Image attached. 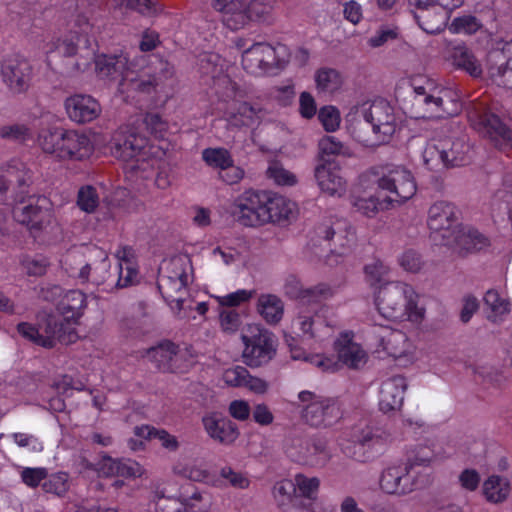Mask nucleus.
<instances>
[{
    "instance_id": "25",
    "label": "nucleus",
    "mask_w": 512,
    "mask_h": 512,
    "mask_svg": "<svg viewBox=\"0 0 512 512\" xmlns=\"http://www.w3.org/2000/svg\"><path fill=\"white\" fill-rule=\"evenodd\" d=\"M314 176L321 191L330 196L344 194L346 181L340 175L339 166L334 160H325L323 163L317 164Z\"/></svg>"
},
{
    "instance_id": "9",
    "label": "nucleus",
    "mask_w": 512,
    "mask_h": 512,
    "mask_svg": "<svg viewBox=\"0 0 512 512\" xmlns=\"http://www.w3.org/2000/svg\"><path fill=\"white\" fill-rule=\"evenodd\" d=\"M286 453L294 462L309 466H323L331 458L327 440L318 435H294L286 445Z\"/></svg>"
},
{
    "instance_id": "11",
    "label": "nucleus",
    "mask_w": 512,
    "mask_h": 512,
    "mask_svg": "<svg viewBox=\"0 0 512 512\" xmlns=\"http://www.w3.org/2000/svg\"><path fill=\"white\" fill-rule=\"evenodd\" d=\"M386 446V438L382 433L367 427L354 434L353 439L342 444L343 453L361 463L372 461L382 454Z\"/></svg>"
},
{
    "instance_id": "5",
    "label": "nucleus",
    "mask_w": 512,
    "mask_h": 512,
    "mask_svg": "<svg viewBox=\"0 0 512 512\" xmlns=\"http://www.w3.org/2000/svg\"><path fill=\"white\" fill-rule=\"evenodd\" d=\"M38 141L45 153L54 154L62 160L81 161L88 158L94 150L88 135L62 127L42 130Z\"/></svg>"
},
{
    "instance_id": "26",
    "label": "nucleus",
    "mask_w": 512,
    "mask_h": 512,
    "mask_svg": "<svg viewBox=\"0 0 512 512\" xmlns=\"http://www.w3.org/2000/svg\"><path fill=\"white\" fill-rule=\"evenodd\" d=\"M338 360L350 369H359L367 361V353L353 341L352 333H342L334 342Z\"/></svg>"
},
{
    "instance_id": "23",
    "label": "nucleus",
    "mask_w": 512,
    "mask_h": 512,
    "mask_svg": "<svg viewBox=\"0 0 512 512\" xmlns=\"http://www.w3.org/2000/svg\"><path fill=\"white\" fill-rule=\"evenodd\" d=\"M458 221V210L446 201L435 202L428 211V226L433 230V239L442 242L443 232L454 230Z\"/></svg>"
},
{
    "instance_id": "4",
    "label": "nucleus",
    "mask_w": 512,
    "mask_h": 512,
    "mask_svg": "<svg viewBox=\"0 0 512 512\" xmlns=\"http://www.w3.org/2000/svg\"><path fill=\"white\" fill-rule=\"evenodd\" d=\"M413 289L401 282H385L379 286L376 293L375 304L381 316L396 321L407 318L419 321L423 318L424 310L417 307L413 300Z\"/></svg>"
},
{
    "instance_id": "37",
    "label": "nucleus",
    "mask_w": 512,
    "mask_h": 512,
    "mask_svg": "<svg viewBox=\"0 0 512 512\" xmlns=\"http://www.w3.org/2000/svg\"><path fill=\"white\" fill-rule=\"evenodd\" d=\"M258 311L268 323L276 324L282 319L284 305L275 295H261L258 299Z\"/></svg>"
},
{
    "instance_id": "32",
    "label": "nucleus",
    "mask_w": 512,
    "mask_h": 512,
    "mask_svg": "<svg viewBox=\"0 0 512 512\" xmlns=\"http://www.w3.org/2000/svg\"><path fill=\"white\" fill-rule=\"evenodd\" d=\"M442 153L444 155V168L463 166L469 163L471 157L470 146L462 139H443Z\"/></svg>"
},
{
    "instance_id": "3",
    "label": "nucleus",
    "mask_w": 512,
    "mask_h": 512,
    "mask_svg": "<svg viewBox=\"0 0 512 512\" xmlns=\"http://www.w3.org/2000/svg\"><path fill=\"white\" fill-rule=\"evenodd\" d=\"M415 93L412 117L416 119H444L460 113L459 94L446 87H438L431 80L419 77L412 80Z\"/></svg>"
},
{
    "instance_id": "42",
    "label": "nucleus",
    "mask_w": 512,
    "mask_h": 512,
    "mask_svg": "<svg viewBox=\"0 0 512 512\" xmlns=\"http://www.w3.org/2000/svg\"><path fill=\"white\" fill-rule=\"evenodd\" d=\"M319 161L332 160V156L348 155V148L334 136H324L319 140Z\"/></svg>"
},
{
    "instance_id": "43",
    "label": "nucleus",
    "mask_w": 512,
    "mask_h": 512,
    "mask_svg": "<svg viewBox=\"0 0 512 512\" xmlns=\"http://www.w3.org/2000/svg\"><path fill=\"white\" fill-rule=\"evenodd\" d=\"M115 271L116 279L113 285L116 288H126L137 282L138 271L128 259L119 261Z\"/></svg>"
},
{
    "instance_id": "54",
    "label": "nucleus",
    "mask_w": 512,
    "mask_h": 512,
    "mask_svg": "<svg viewBox=\"0 0 512 512\" xmlns=\"http://www.w3.org/2000/svg\"><path fill=\"white\" fill-rule=\"evenodd\" d=\"M127 82L133 90L150 94L160 86L161 79L156 75H143L138 79L129 76Z\"/></svg>"
},
{
    "instance_id": "59",
    "label": "nucleus",
    "mask_w": 512,
    "mask_h": 512,
    "mask_svg": "<svg viewBox=\"0 0 512 512\" xmlns=\"http://www.w3.org/2000/svg\"><path fill=\"white\" fill-rule=\"evenodd\" d=\"M318 119L326 131H335L340 123L339 111L333 106H324L318 112Z\"/></svg>"
},
{
    "instance_id": "47",
    "label": "nucleus",
    "mask_w": 512,
    "mask_h": 512,
    "mask_svg": "<svg viewBox=\"0 0 512 512\" xmlns=\"http://www.w3.org/2000/svg\"><path fill=\"white\" fill-rule=\"evenodd\" d=\"M296 494V486L291 480H282L273 486V495L279 507L291 504Z\"/></svg>"
},
{
    "instance_id": "31",
    "label": "nucleus",
    "mask_w": 512,
    "mask_h": 512,
    "mask_svg": "<svg viewBox=\"0 0 512 512\" xmlns=\"http://www.w3.org/2000/svg\"><path fill=\"white\" fill-rule=\"evenodd\" d=\"M276 0H244V9L238 14V20L234 25H230L231 29H239L244 27L250 21H266L273 11Z\"/></svg>"
},
{
    "instance_id": "46",
    "label": "nucleus",
    "mask_w": 512,
    "mask_h": 512,
    "mask_svg": "<svg viewBox=\"0 0 512 512\" xmlns=\"http://www.w3.org/2000/svg\"><path fill=\"white\" fill-rule=\"evenodd\" d=\"M159 271V277H169L170 280H184V282H187L188 276L185 270V261L182 257H175L165 262Z\"/></svg>"
},
{
    "instance_id": "13",
    "label": "nucleus",
    "mask_w": 512,
    "mask_h": 512,
    "mask_svg": "<svg viewBox=\"0 0 512 512\" xmlns=\"http://www.w3.org/2000/svg\"><path fill=\"white\" fill-rule=\"evenodd\" d=\"M0 73L4 84L13 95L26 93L32 84L33 67L19 54L4 57Z\"/></svg>"
},
{
    "instance_id": "35",
    "label": "nucleus",
    "mask_w": 512,
    "mask_h": 512,
    "mask_svg": "<svg viewBox=\"0 0 512 512\" xmlns=\"http://www.w3.org/2000/svg\"><path fill=\"white\" fill-rule=\"evenodd\" d=\"M450 57L456 68L466 71L472 77L481 76V64L473 52L466 46L458 45L453 47Z\"/></svg>"
},
{
    "instance_id": "38",
    "label": "nucleus",
    "mask_w": 512,
    "mask_h": 512,
    "mask_svg": "<svg viewBox=\"0 0 512 512\" xmlns=\"http://www.w3.org/2000/svg\"><path fill=\"white\" fill-rule=\"evenodd\" d=\"M510 491L507 479L492 475L483 483V494L486 499L493 503L504 501Z\"/></svg>"
},
{
    "instance_id": "33",
    "label": "nucleus",
    "mask_w": 512,
    "mask_h": 512,
    "mask_svg": "<svg viewBox=\"0 0 512 512\" xmlns=\"http://www.w3.org/2000/svg\"><path fill=\"white\" fill-rule=\"evenodd\" d=\"M511 59L510 44L505 43L502 48H495L488 52L486 65L488 73L493 81L501 85V81L505 79Z\"/></svg>"
},
{
    "instance_id": "57",
    "label": "nucleus",
    "mask_w": 512,
    "mask_h": 512,
    "mask_svg": "<svg viewBox=\"0 0 512 512\" xmlns=\"http://www.w3.org/2000/svg\"><path fill=\"white\" fill-rule=\"evenodd\" d=\"M267 176L278 185H294L296 177L294 174L284 169L279 162H273L267 169Z\"/></svg>"
},
{
    "instance_id": "36",
    "label": "nucleus",
    "mask_w": 512,
    "mask_h": 512,
    "mask_svg": "<svg viewBox=\"0 0 512 512\" xmlns=\"http://www.w3.org/2000/svg\"><path fill=\"white\" fill-rule=\"evenodd\" d=\"M179 353V346L170 340H164L158 345L149 348L146 356L155 362L159 369L168 370L170 362Z\"/></svg>"
},
{
    "instance_id": "63",
    "label": "nucleus",
    "mask_w": 512,
    "mask_h": 512,
    "mask_svg": "<svg viewBox=\"0 0 512 512\" xmlns=\"http://www.w3.org/2000/svg\"><path fill=\"white\" fill-rule=\"evenodd\" d=\"M21 478L26 485L34 488L47 478V471L45 468H25L21 472Z\"/></svg>"
},
{
    "instance_id": "16",
    "label": "nucleus",
    "mask_w": 512,
    "mask_h": 512,
    "mask_svg": "<svg viewBox=\"0 0 512 512\" xmlns=\"http://www.w3.org/2000/svg\"><path fill=\"white\" fill-rule=\"evenodd\" d=\"M286 63L279 58L277 48L268 43H254L242 53V66L253 75H262L274 68L283 69Z\"/></svg>"
},
{
    "instance_id": "62",
    "label": "nucleus",
    "mask_w": 512,
    "mask_h": 512,
    "mask_svg": "<svg viewBox=\"0 0 512 512\" xmlns=\"http://www.w3.org/2000/svg\"><path fill=\"white\" fill-rule=\"evenodd\" d=\"M306 291L307 289L303 288L300 280L295 276L290 275L287 277L284 284V292L286 296L291 299L305 300L307 299Z\"/></svg>"
},
{
    "instance_id": "40",
    "label": "nucleus",
    "mask_w": 512,
    "mask_h": 512,
    "mask_svg": "<svg viewBox=\"0 0 512 512\" xmlns=\"http://www.w3.org/2000/svg\"><path fill=\"white\" fill-rule=\"evenodd\" d=\"M112 2L115 9L136 11L144 16H154L162 10L157 0H113Z\"/></svg>"
},
{
    "instance_id": "29",
    "label": "nucleus",
    "mask_w": 512,
    "mask_h": 512,
    "mask_svg": "<svg viewBox=\"0 0 512 512\" xmlns=\"http://www.w3.org/2000/svg\"><path fill=\"white\" fill-rule=\"evenodd\" d=\"M202 421L209 436L220 443L231 444L239 436L236 424L227 418L211 415Z\"/></svg>"
},
{
    "instance_id": "58",
    "label": "nucleus",
    "mask_w": 512,
    "mask_h": 512,
    "mask_svg": "<svg viewBox=\"0 0 512 512\" xmlns=\"http://www.w3.org/2000/svg\"><path fill=\"white\" fill-rule=\"evenodd\" d=\"M366 280L371 286L383 285L386 280L388 269L381 262H375L370 265H366L365 268Z\"/></svg>"
},
{
    "instance_id": "56",
    "label": "nucleus",
    "mask_w": 512,
    "mask_h": 512,
    "mask_svg": "<svg viewBox=\"0 0 512 512\" xmlns=\"http://www.w3.org/2000/svg\"><path fill=\"white\" fill-rule=\"evenodd\" d=\"M463 4V0H409L412 7H423L452 12Z\"/></svg>"
},
{
    "instance_id": "51",
    "label": "nucleus",
    "mask_w": 512,
    "mask_h": 512,
    "mask_svg": "<svg viewBox=\"0 0 512 512\" xmlns=\"http://www.w3.org/2000/svg\"><path fill=\"white\" fill-rule=\"evenodd\" d=\"M244 0H214L213 7L215 10L230 14V18L227 19L228 26L234 25L238 20V14L244 9Z\"/></svg>"
},
{
    "instance_id": "22",
    "label": "nucleus",
    "mask_w": 512,
    "mask_h": 512,
    "mask_svg": "<svg viewBox=\"0 0 512 512\" xmlns=\"http://www.w3.org/2000/svg\"><path fill=\"white\" fill-rule=\"evenodd\" d=\"M373 338L377 347L376 352H383L395 359L405 356L408 351L406 335L397 329L380 325L375 328Z\"/></svg>"
},
{
    "instance_id": "14",
    "label": "nucleus",
    "mask_w": 512,
    "mask_h": 512,
    "mask_svg": "<svg viewBox=\"0 0 512 512\" xmlns=\"http://www.w3.org/2000/svg\"><path fill=\"white\" fill-rule=\"evenodd\" d=\"M470 119L491 142L500 150L512 146V131L494 113L482 105L475 106L470 111Z\"/></svg>"
},
{
    "instance_id": "64",
    "label": "nucleus",
    "mask_w": 512,
    "mask_h": 512,
    "mask_svg": "<svg viewBox=\"0 0 512 512\" xmlns=\"http://www.w3.org/2000/svg\"><path fill=\"white\" fill-rule=\"evenodd\" d=\"M221 477L228 480L231 486L239 489H245L250 481L242 473L234 471L231 467H223L220 471Z\"/></svg>"
},
{
    "instance_id": "17",
    "label": "nucleus",
    "mask_w": 512,
    "mask_h": 512,
    "mask_svg": "<svg viewBox=\"0 0 512 512\" xmlns=\"http://www.w3.org/2000/svg\"><path fill=\"white\" fill-rule=\"evenodd\" d=\"M39 330L38 345L45 348H52L55 342L71 344L77 341L78 335L71 322L60 320L51 314H40L37 322Z\"/></svg>"
},
{
    "instance_id": "10",
    "label": "nucleus",
    "mask_w": 512,
    "mask_h": 512,
    "mask_svg": "<svg viewBox=\"0 0 512 512\" xmlns=\"http://www.w3.org/2000/svg\"><path fill=\"white\" fill-rule=\"evenodd\" d=\"M242 341L245 345L243 361L251 368L268 364L276 354L274 335L266 329L251 328L250 335H242Z\"/></svg>"
},
{
    "instance_id": "49",
    "label": "nucleus",
    "mask_w": 512,
    "mask_h": 512,
    "mask_svg": "<svg viewBox=\"0 0 512 512\" xmlns=\"http://www.w3.org/2000/svg\"><path fill=\"white\" fill-rule=\"evenodd\" d=\"M297 494L309 499H317L320 480L317 477H306L305 475L298 474L295 476L294 482Z\"/></svg>"
},
{
    "instance_id": "50",
    "label": "nucleus",
    "mask_w": 512,
    "mask_h": 512,
    "mask_svg": "<svg viewBox=\"0 0 512 512\" xmlns=\"http://www.w3.org/2000/svg\"><path fill=\"white\" fill-rule=\"evenodd\" d=\"M236 112L244 121L246 127L258 125L265 115V112L261 107L251 105L248 102H242L239 104Z\"/></svg>"
},
{
    "instance_id": "28",
    "label": "nucleus",
    "mask_w": 512,
    "mask_h": 512,
    "mask_svg": "<svg viewBox=\"0 0 512 512\" xmlns=\"http://www.w3.org/2000/svg\"><path fill=\"white\" fill-rule=\"evenodd\" d=\"M147 139L131 133L123 138L114 139L112 154L125 162L145 159Z\"/></svg>"
},
{
    "instance_id": "52",
    "label": "nucleus",
    "mask_w": 512,
    "mask_h": 512,
    "mask_svg": "<svg viewBox=\"0 0 512 512\" xmlns=\"http://www.w3.org/2000/svg\"><path fill=\"white\" fill-rule=\"evenodd\" d=\"M42 489L46 493L63 496L68 491V475L62 472L51 475L42 483Z\"/></svg>"
},
{
    "instance_id": "15",
    "label": "nucleus",
    "mask_w": 512,
    "mask_h": 512,
    "mask_svg": "<svg viewBox=\"0 0 512 512\" xmlns=\"http://www.w3.org/2000/svg\"><path fill=\"white\" fill-rule=\"evenodd\" d=\"M13 216L35 236L51 222L52 212L49 208V200L45 196H31L28 204L23 205V202H20L14 207Z\"/></svg>"
},
{
    "instance_id": "41",
    "label": "nucleus",
    "mask_w": 512,
    "mask_h": 512,
    "mask_svg": "<svg viewBox=\"0 0 512 512\" xmlns=\"http://www.w3.org/2000/svg\"><path fill=\"white\" fill-rule=\"evenodd\" d=\"M315 82L319 90L334 92L341 87L342 78L336 69L325 67L316 71Z\"/></svg>"
},
{
    "instance_id": "39",
    "label": "nucleus",
    "mask_w": 512,
    "mask_h": 512,
    "mask_svg": "<svg viewBox=\"0 0 512 512\" xmlns=\"http://www.w3.org/2000/svg\"><path fill=\"white\" fill-rule=\"evenodd\" d=\"M353 206L366 217L375 216L380 209L384 210L390 208L389 204L384 201L383 195L378 187L374 195L356 198L353 202Z\"/></svg>"
},
{
    "instance_id": "48",
    "label": "nucleus",
    "mask_w": 512,
    "mask_h": 512,
    "mask_svg": "<svg viewBox=\"0 0 512 512\" xmlns=\"http://www.w3.org/2000/svg\"><path fill=\"white\" fill-rule=\"evenodd\" d=\"M77 205L82 211L93 213L99 205V196L96 188L87 185L79 189Z\"/></svg>"
},
{
    "instance_id": "44",
    "label": "nucleus",
    "mask_w": 512,
    "mask_h": 512,
    "mask_svg": "<svg viewBox=\"0 0 512 512\" xmlns=\"http://www.w3.org/2000/svg\"><path fill=\"white\" fill-rule=\"evenodd\" d=\"M103 258L97 264L93 266V272L91 275V282L95 285L113 286L116 279V271L110 270V263L108 256L103 253Z\"/></svg>"
},
{
    "instance_id": "24",
    "label": "nucleus",
    "mask_w": 512,
    "mask_h": 512,
    "mask_svg": "<svg viewBox=\"0 0 512 512\" xmlns=\"http://www.w3.org/2000/svg\"><path fill=\"white\" fill-rule=\"evenodd\" d=\"M64 107L69 119L78 124L89 123L101 113L99 102L86 94H74L67 97Z\"/></svg>"
},
{
    "instance_id": "20",
    "label": "nucleus",
    "mask_w": 512,
    "mask_h": 512,
    "mask_svg": "<svg viewBox=\"0 0 512 512\" xmlns=\"http://www.w3.org/2000/svg\"><path fill=\"white\" fill-rule=\"evenodd\" d=\"M380 489L389 495L405 496L416 489V481L411 475V465L399 464L385 468L379 478Z\"/></svg>"
},
{
    "instance_id": "55",
    "label": "nucleus",
    "mask_w": 512,
    "mask_h": 512,
    "mask_svg": "<svg viewBox=\"0 0 512 512\" xmlns=\"http://www.w3.org/2000/svg\"><path fill=\"white\" fill-rule=\"evenodd\" d=\"M481 28L479 20L472 15H464L462 17H456L451 25L450 29L456 33L473 34Z\"/></svg>"
},
{
    "instance_id": "7",
    "label": "nucleus",
    "mask_w": 512,
    "mask_h": 512,
    "mask_svg": "<svg viewBox=\"0 0 512 512\" xmlns=\"http://www.w3.org/2000/svg\"><path fill=\"white\" fill-rule=\"evenodd\" d=\"M375 182L390 207L403 204L415 195L417 189L411 171L403 166L386 169Z\"/></svg>"
},
{
    "instance_id": "34",
    "label": "nucleus",
    "mask_w": 512,
    "mask_h": 512,
    "mask_svg": "<svg viewBox=\"0 0 512 512\" xmlns=\"http://www.w3.org/2000/svg\"><path fill=\"white\" fill-rule=\"evenodd\" d=\"M419 12L414 13L419 26L428 34H436L442 31L447 23L451 12L446 10H436L431 7H416Z\"/></svg>"
},
{
    "instance_id": "61",
    "label": "nucleus",
    "mask_w": 512,
    "mask_h": 512,
    "mask_svg": "<svg viewBox=\"0 0 512 512\" xmlns=\"http://www.w3.org/2000/svg\"><path fill=\"white\" fill-rule=\"evenodd\" d=\"M433 458L432 450L427 446H417L407 458V465H411V470L415 466H427Z\"/></svg>"
},
{
    "instance_id": "8",
    "label": "nucleus",
    "mask_w": 512,
    "mask_h": 512,
    "mask_svg": "<svg viewBox=\"0 0 512 512\" xmlns=\"http://www.w3.org/2000/svg\"><path fill=\"white\" fill-rule=\"evenodd\" d=\"M361 129L371 130L373 133V136L368 138L358 136L359 141L365 146L372 147L388 143L396 130V119L389 104L384 101L373 103L364 113Z\"/></svg>"
},
{
    "instance_id": "6",
    "label": "nucleus",
    "mask_w": 512,
    "mask_h": 512,
    "mask_svg": "<svg viewBox=\"0 0 512 512\" xmlns=\"http://www.w3.org/2000/svg\"><path fill=\"white\" fill-rule=\"evenodd\" d=\"M298 399L305 403L301 418L315 428H327L336 424L343 416V411L337 399L324 397L312 391H301Z\"/></svg>"
},
{
    "instance_id": "2",
    "label": "nucleus",
    "mask_w": 512,
    "mask_h": 512,
    "mask_svg": "<svg viewBox=\"0 0 512 512\" xmlns=\"http://www.w3.org/2000/svg\"><path fill=\"white\" fill-rule=\"evenodd\" d=\"M231 213L241 225L258 227L288 220L292 208L291 203L281 195L270 191L249 190L235 200Z\"/></svg>"
},
{
    "instance_id": "18",
    "label": "nucleus",
    "mask_w": 512,
    "mask_h": 512,
    "mask_svg": "<svg viewBox=\"0 0 512 512\" xmlns=\"http://www.w3.org/2000/svg\"><path fill=\"white\" fill-rule=\"evenodd\" d=\"M32 183L33 173L24 163L9 165L0 175V201H6L10 192L11 197L22 203Z\"/></svg>"
},
{
    "instance_id": "53",
    "label": "nucleus",
    "mask_w": 512,
    "mask_h": 512,
    "mask_svg": "<svg viewBox=\"0 0 512 512\" xmlns=\"http://www.w3.org/2000/svg\"><path fill=\"white\" fill-rule=\"evenodd\" d=\"M425 165L431 170H438L440 166L444 168V155L442 153V143L428 144L423 152Z\"/></svg>"
},
{
    "instance_id": "1",
    "label": "nucleus",
    "mask_w": 512,
    "mask_h": 512,
    "mask_svg": "<svg viewBox=\"0 0 512 512\" xmlns=\"http://www.w3.org/2000/svg\"><path fill=\"white\" fill-rule=\"evenodd\" d=\"M50 58L54 69L66 76L86 71L93 62L100 78L118 82L119 86L125 85L128 77L133 75L126 55L95 56L89 37L82 32H70L59 40Z\"/></svg>"
},
{
    "instance_id": "19",
    "label": "nucleus",
    "mask_w": 512,
    "mask_h": 512,
    "mask_svg": "<svg viewBox=\"0 0 512 512\" xmlns=\"http://www.w3.org/2000/svg\"><path fill=\"white\" fill-rule=\"evenodd\" d=\"M315 234L328 241L331 252L337 255L345 254L356 242L355 231L346 220L321 223L315 228Z\"/></svg>"
},
{
    "instance_id": "21",
    "label": "nucleus",
    "mask_w": 512,
    "mask_h": 512,
    "mask_svg": "<svg viewBox=\"0 0 512 512\" xmlns=\"http://www.w3.org/2000/svg\"><path fill=\"white\" fill-rule=\"evenodd\" d=\"M62 293L63 289L55 285L44 291V298L54 301L55 298L61 297L57 303L58 312L66 322L76 321L82 316L83 309L86 307V296L80 290H69L64 295Z\"/></svg>"
},
{
    "instance_id": "30",
    "label": "nucleus",
    "mask_w": 512,
    "mask_h": 512,
    "mask_svg": "<svg viewBox=\"0 0 512 512\" xmlns=\"http://www.w3.org/2000/svg\"><path fill=\"white\" fill-rule=\"evenodd\" d=\"M158 289L172 310L179 313L184 308V302L188 296L187 282L159 277Z\"/></svg>"
},
{
    "instance_id": "60",
    "label": "nucleus",
    "mask_w": 512,
    "mask_h": 512,
    "mask_svg": "<svg viewBox=\"0 0 512 512\" xmlns=\"http://www.w3.org/2000/svg\"><path fill=\"white\" fill-rule=\"evenodd\" d=\"M249 371L243 366L229 368L223 373L224 382L232 387H244Z\"/></svg>"
},
{
    "instance_id": "27",
    "label": "nucleus",
    "mask_w": 512,
    "mask_h": 512,
    "mask_svg": "<svg viewBox=\"0 0 512 512\" xmlns=\"http://www.w3.org/2000/svg\"><path fill=\"white\" fill-rule=\"evenodd\" d=\"M406 388V379L401 375L393 376L384 381L380 390V410L388 413L399 409L403 404Z\"/></svg>"
},
{
    "instance_id": "45",
    "label": "nucleus",
    "mask_w": 512,
    "mask_h": 512,
    "mask_svg": "<svg viewBox=\"0 0 512 512\" xmlns=\"http://www.w3.org/2000/svg\"><path fill=\"white\" fill-rule=\"evenodd\" d=\"M202 158L207 165L220 170L233 163L230 152L225 148H206L202 152Z\"/></svg>"
},
{
    "instance_id": "12",
    "label": "nucleus",
    "mask_w": 512,
    "mask_h": 512,
    "mask_svg": "<svg viewBox=\"0 0 512 512\" xmlns=\"http://www.w3.org/2000/svg\"><path fill=\"white\" fill-rule=\"evenodd\" d=\"M441 245L450 248L459 257L476 253L489 245V239L477 229L457 224L454 230L443 232Z\"/></svg>"
}]
</instances>
